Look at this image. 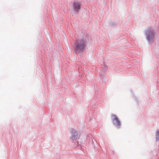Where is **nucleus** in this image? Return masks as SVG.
Listing matches in <instances>:
<instances>
[{
    "label": "nucleus",
    "instance_id": "obj_1",
    "mask_svg": "<svg viewBox=\"0 0 159 159\" xmlns=\"http://www.w3.org/2000/svg\"><path fill=\"white\" fill-rule=\"evenodd\" d=\"M75 50L77 52L82 51L85 46L84 41L81 39L77 41L75 44Z\"/></svg>",
    "mask_w": 159,
    "mask_h": 159
},
{
    "label": "nucleus",
    "instance_id": "obj_2",
    "mask_svg": "<svg viewBox=\"0 0 159 159\" xmlns=\"http://www.w3.org/2000/svg\"><path fill=\"white\" fill-rule=\"evenodd\" d=\"M111 116L112 122L113 125L117 128H120L121 125V123L118 118L114 114H112Z\"/></svg>",
    "mask_w": 159,
    "mask_h": 159
},
{
    "label": "nucleus",
    "instance_id": "obj_3",
    "mask_svg": "<svg viewBox=\"0 0 159 159\" xmlns=\"http://www.w3.org/2000/svg\"><path fill=\"white\" fill-rule=\"evenodd\" d=\"M70 132L71 134V139L73 141H76L79 139L80 135L77 131L72 128L71 129Z\"/></svg>",
    "mask_w": 159,
    "mask_h": 159
},
{
    "label": "nucleus",
    "instance_id": "obj_4",
    "mask_svg": "<svg viewBox=\"0 0 159 159\" xmlns=\"http://www.w3.org/2000/svg\"><path fill=\"white\" fill-rule=\"evenodd\" d=\"M74 9L75 11H78L80 9V4L79 3H74Z\"/></svg>",
    "mask_w": 159,
    "mask_h": 159
},
{
    "label": "nucleus",
    "instance_id": "obj_5",
    "mask_svg": "<svg viewBox=\"0 0 159 159\" xmlns=\"http://www.w3.org/2000/svg\"><path fill=\"white\" fill-rule=\"evenodd\" d=\"M156 141L157 142L159 141V130L157 129L156 132Z\"/></svg>",
    "mask_w": 159,
    "mask_h": 159
},
{
    "label": "nucleus",
    "instance_id": "obj_6",
    "mask_svg": "<svg viewBox=\"0 0 159 159\" xmlns=\"http://www.w3.org/2000/svg\"><path fill=\"white\" fill-rule=\"evenodd\" d=\"M131 93L133 96V97L134 98V99L136 101L137 105L139 104V101L137 98L133 94V92L132 91H130Z\"/></svg>",
    "mask_w": 159,
    "mask_h": 159
},
{
    "label": "nucleus",
    "instance_id": "obj_7",
    "mask_svg": "<svg viewBox=\"0 0 159 159\" xmlns=\"http://www.w3.org/2000/svg\"><path fill=\"white\" fill-rule=\"evenodd\" d=\"M75 147H78L80 148H81V145L78 142H75Z\"/></svg>",
    "mask_w": 159,
    "mask_h": 159
},
{
    "label": "nucleus",
    "instance_id": "obj_8",
    "mask_svg": "<svg viewBox=\"0 0 159 159\" xmlns=\"http://www.w3.org/2000/svg\"><path fill=\"white\" fill-rule=\"evenodd\" d=\"M114 151H112L111 152V154H114Z\"/></svg>",
    "mask_w": 159,
    "mask_h": 159
},
{
    "label": "nucleus",
    "instance_id": "obj_9",
    "mask_svg": "<svg viewBox=\"0 0 159 159\" xmlns=\"http://www.w3.org/2000/svg\"><path fill=\"white\" fill-rule=\"evenodd\" d=\"M132 72H133V73L134 72V71L133 70L132 71L131 70V72L132 73Z\"/></svg>",
    "mask_w": 159,
    "mask_h": 159
}]
</instances>
